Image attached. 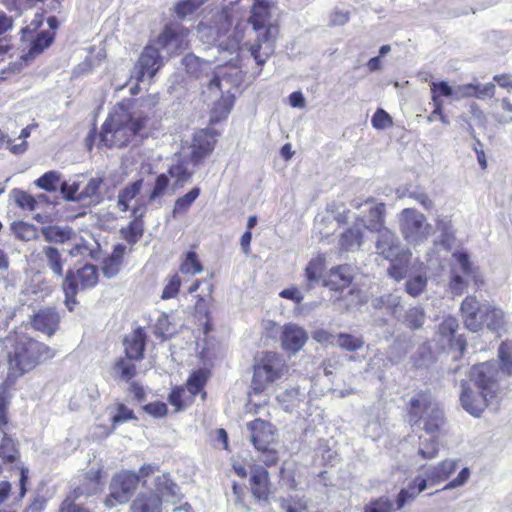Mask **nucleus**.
<instances>
[{
    "label": "nucleus",
    "mask_w": 512,
    "mask_h": 512,
    "mask_svg": "<svg viewBox=\"0 0 512 512\" xmlns=\"http://www.w3.org/2000/svg\"><path fill=\"white\" fill-rule=\"evenodd\" d=\"M149 119L142 111L130 112L124 104H118L103 122L99 133L95 126L89 131L85 139L86 147L91 151L96 140L99 148L126 147L147 127Z\"/></svg>",
    "instance_id": "obj_1"
},
{
    "label": "nucleus",
    "mask_w": 512,
    "mask_h": 512,
    "mask_svg": "<svg viewBox=\"0 0 512 512\" xmlns=\"http://www.w3.org/2000/svg\"><path fill=\"white\" fill-rule=\"evenodd\" d=\"M445 416L440 404L430 393L418 397V455L434 458L439 450V437L445 426Z\"/></svg>",
    "instance_id": "obj_2"
},
{
    "label": "nucleus",
    "mask_w": 512,
    "mask_h": 512,
    "mask_svg": "<svg viewBox=\"0 0 512 512\" xmlns=\"http://www.w3.org/2000/svg\"><path fill=\"white\" fill-rule=\"evenodd\" d=\"M55 355L56 351L47 344L28 336H17L13 350L8 354L10 372L7 380L11 376L21 377Z\"/></svg>",
    "instance_id": "obj_3"
},
{
    "label": "nucleus",
    "mask_w": 512,
    "mask_h": 512,
    "mask_svg": "<svg viewBox=\"0 0 512 512\" xmlns=\"http://www.w3.org/2000/svg\"><path fill=\"white\" fill-rule=\"evenodd\" d=\"M270 9L271 0H255L248 18V23L259 33L250 48L251 55L259 66H263L269 57V53L265 57L260 53L263 44H268V48L272 52L273 42L279 33L278 25L270 23Z\"/></svg>",
    "instance_id": "obj_4"
},
{
    "label": "nucleus",
    "mask_w": 512,
    "mask_h": 512,
    "mask_svg": "<svg viewBox=\"0 0 512 512\" xmlns=\"http://www.w3.org/2000/svg\"><path fill=\"white\" fill-rule=\"evenodd\" d=\"M250 434V441L259 453L260 460L266 467H272L279 462L278 429L270 421L256 418L246 424Z\"/></svg>",
    "instance_id": "obj_5"
},
{
    "label": "nucleus",
    "mask_w": 512,
    "mask_h": 512,
    "mask_svg": "<svg viewBox=\"0 0 512 512\" xmlns=\"http://www.w3.org/2000/svg\"><path fill=\"white\" fill-rule=\"evenodd\" d=\"M377 254L390 261L388 275L396 281L404 279L410 269L411 252L400 246L396 236L384 230L376 243Z\"/></svg>",
    "instance_id": "obj_6"
},
{
    "label": "nucleus",
    "mask_w": 512,
    "mask_h": 512,
    "mask_svg": "<svg viewBox=\"0 0 512 512\" xmlns=\"http://www.w3.org/2000/svg\"><path fill=\"white\" fill-rule=\"evenodd\" d=\"M287 373L288 365L282 355L273 351L263 352L253 366L251 388L255 394H261L268 385Z\"/></svg>",
    "instance_id": "obj_7"
},
{
    "label": "nucleus",
    "mask_w": 512,
    "mask_h": 512,
    "mask_svg": "<svg viewBox=\"0 0 512 512\" xmlns=\"http://www.w3.org/2000/svg\"><path fill=\"white\" fill-rule=\"evenodd\" d=\"M140 484V476L137 472L123 469L116 472L109 484V493L104 499L108 508L123 505L130 501Z\"/></svg>",
    "instance_id": "obj_8"
},
{
    "label": "nucleus",
    "mask_w": 512,
    "mask_h": 512,
    "mask_svg": "<svg viewBox=\"0 0 512 512\" xmlns=\"http://www.w3.org/2000/svg\"><path fill=\"white\" fill-rule=\"evenodd\" d=\"M156 490H146L137 494L130 505V512H162L163 493L173 492L176 484L163 474L155 479Z\"/></svg>",
    "instance_id": "obj_9"
},
{
    "label": "nucleus",
    "mask_w": 512,
    "mask_h": 512,
    "mask_svg": "<svg viewBox=\"0 0 512 512\" xmlns=\"http://www.w3.org/2000/svg\"><path fill=\"white\" fill-rule=\"evenodd\" d=\"M190 30L177 22H169L164 25L155 39L159 49L168 52L169 56L181 55L189 48Z\"/></svg>",
    "instance_id": "obj_10"
},
{
    "label": "nucleus",
    "mask_w": 512,
    "mask_h": 512,
    "mask_svg": "<svg viewBox=\"0 0 512 512\" xmlns=\"http://www.w3.org/2000/svg\"><path fill=\"white\" fill-rule=\"evenodd\" d=\"M164 64L159 48L147 44L134 64L133 74L137 84L143 82L146 78L152 80L164 67Z\"/></svg>",
    "instance_id": "obj_11"
},
{
    "label": "nucleus",
    "mask_w": 512,
    "mask_h": 512,
    "mask_svg": "<svg viewBox=\"0 0 512 512\" xmlns=\"http://www.w3.org/2000/svg\"><path fill=\"white\" fill-rule=\"evenodd\" d=\"M98 282V270L92 264H86L78 269L76 273L69 270L63 282V291L69 300L78 293V289L93 287Z\"/></svg>",
    "instance_id": "obj_12"
},
{
    "label": "nucleus",
    "mask_w": 512,
    "mask_h": 512,
    "mask_svg": "<svg viewBox=\"0 0 512 512\" xmlns=\"http://www.w3.org/2000/svg\"><path fill=\"white\" fill-rule=\"evenodd\" d=\"M464 324L471 332H477L484 326L485 313L489 311V303L480 304L476 297H466L460 307Z\"/></svg>",
    "instance_id": "obj_13"
},
{
    "label": "nucleus",
    "mask_w": 512,
    "mask_h": 512,
    "mask_svg": "<svg viewBox=\"0 0 512 512\" xmlns=\"http://www.w3.org/2000/svg\"><path fill=\"white\" fill-rule=\"evenodd\" d=\"M499 375L496 362H484L473 366L470 372V380L477 389L489 391L495 394Z\"/></svg>",
    "instance_id": "obj_14"
},
{
    "label": "nucleus",
    "mask_w": 512,
    "mask_h": 512,
    "mask_svg": "<svg viewBox=\"0 0 512 512\" xmlns=\"http://www.w3.org/2000/svg\"><path fill=\"white\" fill-rule=\"evenodd\" d=\"M217 133L210 129H201L196 132L193 138L190 161L197 166L211 155L215 148Z\"/></svg>",
    "instance_id": "obj_15"
},
{
    "label": "nucleus",
    "mask_w": 512,
    "mask_h": 512,
    "mask_svg": "<svg viewBox=\"0 0 512 512\" xmlns=\"http://www.w3.org/2000/svg\"><path fill=\"white\" fill-rule=\"evenodd\" d=\"M494 393L484 390H474L467 383H462L460 401L462 407L471 415L479 416L487 407L489 400Z\"/></svg>",
    "instance_id": "obj_16"
},
{
    "label": "nucleus",
    "mask_w": 512,
    "mask_h": 512,
    "mask_svg": "<svg viewBox=\"0 0 512 512\" xmlns=\"http://www.w3.org/2000/svg\"><path fill=\"white\" fill-rule=\"evenodd\" d=\"M249 487L252 496L258 502H267L272 493V484L268 470L260 465L251 469Z\"/></svg>",
    "instance_id": "obj_17"
},
{
    "label": "nucleus",
    "mask_w": 512,
    "mask_h": 512,
    "mask_svg": "<svg viewBox=\"0 0 512 512\" xmlns=\"http://www.w3.org/2000/svg\"><path fill=\"white\" fill-rule=\"evenodd\" d=\"M457 466L458 462L456 460L446 459L437 466L428 468L425 472L426 478L418 483V493L446 480L456 470Z\"/></svg>",
    "instance_id": "obj_18"
},
{
    "label": "nucleus",
    "mask_w": 512,
    "mask_h": 512,
    "mask_svg": "<svg viewBox=\"0 0 512 512\" xmlns=\"http://www.w3.org/2000/svg\"><path fill=\"white\" fill-rule=\"evenodd\" d=\"M308 340L307 332L294 323L283 326L281 344L284 350L292 353L298 352Z\"/></svg>",
    "instance_id": "obj_19"
},
{
    "label": "nucleus",
    "mask_w": 512,
    "mask_h": 512,
    "mask_svg": "<svg viewBox=\"0 0 512 512\" xmlns=\"http://www.w3.org/2000/svg\"><path fill=\"white\" fill-rule=\"evenodd\" d=\"M31 326L48 336H52L59 327L60 317L53 308L39 310L31 317Z\"/></svg>",
    "instance_id": "obj_20"
},
{
    "label": "nucleus",
    "mask_w": 512,
    "mask_h": 512,
    "mask_svg": "<svg viewBox=\"0 0 512 512\" xmlns=\"http://www.w3.org/2000/svg\"><path fill=\"white\" fill-rule=\"evenodd\" d=\"M146 340L147 336L142 327L134 329L123 340L125 355L130 359L142 360L144 358Z\"/></svg>",
    "instance_id": "obj_21"
},
{
    "label": "nucleus",
    "mask_w": 512,
    "mask_h": 512,
    "mask_svg": "<svg viewBox=\"0 0 512 512\" xmlns=\"http://www.w3.org/2000/svg\"><path fill=\"white\" fill-rule=\"evenodd\" d=\"M432 99L434 101L435 108L431 115L428 117L429 121H434L438 116L442 123L448 125V118L441 113V104L438 102V95L450 98L455 101V85L450 86L445 81L432 82L431 84Z\"/></svg>",
    "instance_id": "obj_22"
},
{
    "label": "nucleus",
    "mask_w": 512,
    "mask_h": 512,
    "mask_svg": "<svg viewBox=\"0 0 512 512\" xmlns=\"http://www.w3.org/2000/svg\"><path fill=\"white\" fill-rule=\"evenodd\" d=\"M140 206L132 209L133 219L126 227L120 229V235L129 245L136 244L144 234V213L140 212Z\"/></svg>",
    "instance_id": "obj_23"
},
{
    "label": "nucleus",
    "mask_w": 512,
    "mask_h": 512,
    "mask_svg": "<svg viewBox=\"0 0 512 512\" xmlns=\"http://www.w3.org/2000/svg\"><path fill=\"white\" fill-rule=\"evenodd\" d=\"M353 279L354 276L351 266L342 264L330 270L325 285L329 286L332 290L340 291L348 288L352 284Z\"/></svg>",
    "instance_id": "obj_24"
},
{
    "label": "nucleus",
    "mask_w": 512,
    "mask_h": 512,
    "mask_svg": "<svg viewBox=\"0 0 512 512\" xmlns=\"http://www.w3.org/2000/svg\"><path fill=\"white\" fill-rule=\"evenodd\" d=\"M211 375L212 372L209 368H198L192 371L188 376L185 387L195 398L198 394H201L202 400H205L207 398V392L204 388L211 378Z\"/></svg>",
    "instance_id": "obj_25"
},
{
    "label": "nucleus",
    "mask_w": 512,
    "mask_h": 512,
    "mask_svg": "<svg viewBox=\"0 0 512 512\" xmlns=\"http://www.w3.org/2000/svg\"><path fill=\"white\" fill-rule=\"evenodd\" d=\"M235 103V96L229 90L222 93L220 98L214 102L210 110L209 123L215 125L225 120L230 114Z\"/></svg>",
    "instance_id": "obj_26"
},
{
    "label": "nucleus",
    "mask_w": 512,
    "mask_h": 512,
    "mask_svg": "<svg viewBox=\"0 0 512 512\" xmlns=\"http://www.w3.org/2000/svg\"><path fill=\"white\" fill-rule=\"evenodd\" d=\"M195 397L183 385L172 387L169 395L168 402L175 408V411H182L186 407L192 405Z\"/></svg>",
    "instance_id": "obj_27"
},
{
    "label": "nucleus",
    "mask_w": 512,
    "mask_h": 512,
    "mask_svg": "<svg viewBox=\"0 0 512 512\" xmlns=\"http://www.w3.org/2000/svg\"><path fill=\"white\" fill-rule=\"evenodd\" d=\"M143 187V179H138L127 184L119 191L117 206L121 212L129 210V203L139 195Z\"/></svg>",
    "instance_id": "obj_28"
},
{
    "label": "nucleus",
    "mask_w": 512,
    "mask_h": 512,
    "mask_svg": "<svg viewBox=\"0 0 512 512\" xmlns=\"http://www.w3.org/2000/svg\"><path fill=\"white\" fill-rule=\"evenodd\" d=\"M203 270V263L195 250H189L184 253L179 265V271L181 274L186 276H195L202 273Z\"/></svg>",
    "instance_id": "obj_29"
},
{
    "label": "nucleus",
    "mask_w": 512,
    "mask_h": 512,
    "mask_svg": "<svg viewBox=\"0 0 512 512\" xmlns=\"http://www.w3.org/2000/svg\"><path fill=\"white\" fill-rule=\"evenodd\" d=\"M167 175L170 176L173 182V188L179 189L191 179L193 173L188 169V166L184 160H179L176 163L169 166Z\"/></svg>",
    "instance_id": "obj_30"
},
{
    "label": "nucleus",
    "mask_w": 512,
    "mask_h": 512,
    "mask_svg": "<svg viewBox=\"0 0 512 512\" xmlns=\"http://www.w3.org/2000/svg\"><path fill=\"white\" fill-rule=\"evenodd\" d=\"M363 242V231L361 227L354 225L345 230L340 238L339 245L341 250L350 251L354 248H359Z\"/></svg>",
    "instance_id": "obj_31"
},
{
    "label": "nucleus",
    "mask_w": 512,
    "mask_h": 512,
    "mask_svg": "<svg viewBox=\"0 0 512 512\" xmlns=\"http://www.w3.org/2000/svg\"><path fill=\"white\" fill-rule=\"evenodd\" d=\"M201 193V189L199 187H193L184 195L178 197L175 200L172 215L173 217H177L180 215L186 214L191 208L194 201L199 197Z\"/></svg>",
    "instance_id": "obj_32"
},
{
    "label": "nucleus",
    "mask_w": 512,
    "mask_h": 512,
    "mask_svg": "<svg viewBox=\"0 0 512 512\" xmlns=\"http://www.w3.org/2000/svg\"><path fill=\"white\" fill-rule=\"evenodd\" d=\"M458 327L459 323L455 317L447 316L443 319V321L439 324L438 327V336L442 347H444L445 345L452 344L453 338L455 336L456 331L458 330Z\"/></svg>",
    "instance_id": "obj_33"
},
{
    "label": "nucleus",
    "mask_w": 512,
    "mask_h": 512,
    "mask_svg": "<svg viewBox=\"0 0 512 512\" xmlns=\"http://www.w3.org/2000/svg\"><path fill=\"white\" fill-rule=\"evenodd\" d=\"M135 361L136 360L130 359L125 355L115 361L113 369L122 380L130 382L137 375Z\"/></svg>",
    "instance_id": "obj_34"
},
{
    "label": "nucleus",
    "mask_w": 512,
    "mask_h": 512,
    "mask_svg": "<svg viewBox=\"0 0 512 512\" xmlns=\"http://www.w3.org/2000/svg\"><path fill=\"white\" fill-rule=\"evenodd\" d=\"M103 184L102 178H91L82 191L78 194V201L90 200L93 203H99L101 200V186Z\"/></svg>",
    "instance_id": "obj_35"
},
{
    "label": "nucleus",
    "mask_w": 512,
    "mask_h": 512,
    "mask_svg": "<svg viewBox=\"0 0 512 512\" xmlns=\"http://www.w3.org/2000/svg\"><path fill=\"white\" fill-rule=\"evenodd\" d=\"M0 458L3 463H14L19 458V450L15 441L6 433H4L0 444Z\"/></svg>",
    "instance_id": "obj_36"
},
{
    "label": "nucleus",
    "mask_w": 512,
    "mask_h": 512,
    "mask_svg": "<svg viewBox=\"0 0 512 512\" xmlns=\"http://www.w3.org/2000/svg\"><path fill=\"white\" fill-rule=\"evenodd\" d=\"M484 325H486L490 331L500 335V331L504 326V315L502 310L489 304V311L485 313L484 317Z\"/></svg>",
    "instance_id": "obj_37"
},
{
    "label": "nucleus",
    "mask_w": 512,
    "mask_h": 512,
    "mask_svg": "<svg viewBox=\"0 0 512 512\" xmlns=\"http://www.w3.org/2000/svg\"><path fill=\"white\" fill-rule=\"evenodd\" d=\"M115 413L111 417V426L115 429L118 425L131 420H137V416L134 411L122 402H116Z\"/></svg>",
    "instance_id": "obj_38"
},
{
    "label": "nucleus",
    "mask_w": 512,
    "mask_h": 512,
    "mask_svg": "<svg viewBox=\"0 0 512 512\" xmlns=\"http://www.w3.org/2000/svg\"><path fill=\"white\" fill-rule=\"evenodd\" d=\"M11 196L19 208L28 211L36 209L37 201L30 193L22 189L15 188L11 191Z\"/></svg>",
    "instance_id": "obj_39"
},
{
    "label": "nucleus",
    "mask_w": 512,
    "mask_h": 512,
    "mask_svg": "<svg viewBox=\"0 0 512 512\" xmlns=\"http://www.w3.org/2000/svg\"><path fill=\"white\" fill-rule=\"evenodd\" d=\"M47 263L51 270L58 276L63 275V259L57 248L47 246L43 249Z\"/></svg>",
    "instance_id": "obj_40"
},
{
    "label": "nucleus",
    "mask_w": 512,
    "mask_h": 512,
    "mask_svg": "<svg viewBox=\"0 0 512 512\" xmlns=\"http://www.w3.org/2000/svg\"><path fill=\"white\" fill-rule=\"evenodd\" d=\"M61 180V175L59 172L51 170L44 173L41 177H39L35 184L48 192H54L57 190Z\"/></svg>",
    "instance_id": "obj_41"
},
{
    "label": "nucleus",
    "mask_w": 512,
    "mask_h": 512,
    "mask_svg": "<svg viewBox=\"0 0 512 512\" xmlns=\"http://www.w3.org/2000/svg\"><path fill=\"white\" fill-rule=\"evenodd\" d=\"M181 283L182 281L178 273L169 275L165 280L161 299L169 300L175 298L180 291Z\"/></svg>",
    "instance_id": "obj_42"
},
{
    "label": "nucleus",
    "mask_w": 512,
    "mask_h": 512,
    "mask_svg": "<svg viewBox=\"0 0 512 512\" xmlns=\"http://www.w3.org/2000/svg\"><path fill=\"white\" fill-rule=\"evenodd\" d=\"M325 270L324 258L317 257L309 261L305 269V275L309 282H316L320 279Z\"/></svg>",
    "instance_id": "obj_43"
},
{
    "label": "nucleus",
    "mask_w": 512,
    "mask_h": 512,
    "mask_svg": "<svg viewBox=\"0 0 512 512\" xmlns=\"http://www.w3.org/2000/svg\"><path fill=\"white\" fill-rule=\"evenodd\" d=\"M55 38V32L53 31H42L40 32L31 43L30 52L39 54L43 50L51 45Z\"/></svg>",
    "instance_id": "obj_44"
},
{
    "label": "nucleus",
    "mask_w": 512,
    "mask_h": 512,
    "mask_svg": "<svg viewBox=\"0 0 512 512\" xmlns=\"http://www.w3.org/2000/svg\"><path fill=\"white\" fill-rule=\"evenodd\" d=\"M170 185L169 176L165 173L159 174L154 182L153 188L149 193V201H154L158 198L163 197Z\"/></svg>",
    "instance_id": "obj_45"
},
{
    "label": "nucleus",
    "mask_w": 512,
    "mask_h": 512,
    "mask_svg": "<svg viewBox=\"0 0 512 512\" xmlns=\"http://www.w3.org/2000/svg\"><path fill=\"white\" fill-rule=\"evenodd\" d=\"M207 0H181L175 6V14L184 18L195 13Z\"/></svg>",
    "instance_id": "obj_46"
},
{
    "label": "nucleus",
    "mask_w": 512,
    "mask_h": 512,
    "mask_svg": "<svg viewBox=\"0 0 512 512\" xmlns=\"http://www.w3.org/2000/svg\"><path fill=\"white\" fill-rule=\"evenodd\" d=\"M338 345L349 352L357 351L362 348L364 341L360 337H355L348 333H339L337 336Z\"/></svg>",
    "instance_id": "obj_47"
},
{
    "label": "nucleus",
    "mask_w": 512,
    "mask_h": 512,
    "mask_svg": "<svg viewBox=\"0 0 512 512\" xmlns=\"http://www.w3.org/2000/svg\"><path fill=\"white\" fill-rule=\"evenodd\" d=\"M11 230L20 240L28 241L35 236V227L32 224L17 221L12 223Z\"/></svg>",
    "instance_id": "obj_48"
},
{
    "label": "nucleus",
    "mask_w": 512,
    "mask_h": 512,
    "mask_svg": "<svg viewBox=\"0 0 512 512\" xmlns=\"http://www.w3.org/2000/svg\"><path fill=\"white\" fill-rule=\"evenodd\" d=\"M501 362V372L506 375L512 374V345L503 343L498 350Z\"/></svg>",
    "instance_id": "obj_49"
},
{
    "label": "nucleus",
    "mask_w": 512,
    "mask_h": 512,
    "mask_svg": "<svg viewBox=\"0 0 512 512\" xmlns=\"http://www.w3.org/2000/svg\"><path fill=\"white\" fill-rule=\"evenodd\" d=\"M453 257L456 259L460 266L461 272L471 277L476 283L478 282L477 272L475 268L472 266L471 262L469 261L468 255L464 252H458L454 253Z\"/></svg>",
    "instance_id": "obj_50"
},
{
    "label": "nucleus",
    "mask_w": 512,
    "mask_h": 512,
    "mask_svg": "<svg viewBox=\"0 0 512 512\" xmlns=\"http://www.w3.org/2000/svg\"><path fill=\"white\" fill-rule=\"evenodd\" d=\"M394 510L393 502L386 497L372 500L364 508V512H392Z\"/></svg>",
    "instance_id": "obj_51"
},
{
    "label": "nucleus",
    "mask_w": 512,
    "mask_h": 512,
    "mask_svg": "<svg viewBox=\"0 0 512 512\" xmlns=\"http://www.w3.org/2000/svg\"><path fill=\"white\" fill-rule=\"evenodd\" d=\"M372 126L377 130H384L393 125L392 117L382 108H378L371 119Z\"/></svg>",
    "instance_id": "obj_52"
},
{
    "label": "nucleus",
    "mask_w": 512,
    "mask_h": 512,
    "mask_svg": "<svg viewBox=\"0 0 512 512\" xmlns=\"http://www.w3.org/2000/svg\"><path fill=\"white\" fill-rule=\"evenodd\" d=\"M143 410L155 418H163L168 414V407L162 401L148 403L143 406Z\"/></svg>",
    "instance_id": "obj_53"
},
{
    "label": "nucleus",
    "mask_w": 512,
    "mask_h": 512,
    "mask_svg": "<svg viewBox=\"0 0 512 512\" xmlns=\"http://www.w3.org/2000/svg\"><path fill=\"white\" fill-rule=\"evenodd\" d=\"M500 105H501V108L507 112V114H504V113H495L493 115L494 119L499 123V124H510L512 123V103L510 102V100L508 98H503L501 101H500Z\"/></svg>",
    "instance_id": "obj_54"
},
{
    "label": "nucleus",
    "mask_w": 512,
    "mask_h": 512,
    "mask_svg": "<svg viewBox=\"0 0 512 512\" xmlns=\"http://www.w3.org/2000/svg\"><path fill=\"white\" fill-rule=\"evenodd\" d=\"M48 241L64 243L71 238V232L58 227H51L45 233Z\"/></svg>",
    "instance_id": "obj_55"
},
{
    "label": "nucleus",
    "mask_w": 512,
    "mask_h": 512,
    "mask_svg": "<svg viewBox=\"0 0 512 512\" xmlns=\"http://www.w3.org/2000/svg\"><path fill=\"white\" fill-rule=\"evenodd\" d=\"M475 94L474 97L480 100L492 98L495 94V85L493 83H486L484 85L479 82H474Z\"/></svg>",
    "instance_id": "obj_56"
},
{
    "label": "nucleus",
    "mask_w": 512,
    "mask_h": 512,
    "mask_svg": "<svg viewBox=\"0 0 512 512\" xmlns=\"http://www.w3.org/2000/svg\"><path fill=\"white\" fill-rule=\"evenodd\" d=\"M173 334V329L170 328V322L167 316H162L157 320L155 325V335L162 339H167Z\"/></svg>",
    "instance_id": "obj_57"
},
{
    "label": "nucleus",
    "mask_w": 512,
    "mask_h": 512,
    "mask_svg": "<svg viewBox=\"0 0 512 512\" xmlns=\"http://www.w3.org/2000/svg\"><path fill=\"white\" fill-rule=\"evenodd\" d=\"M475 87L474 82L468 84L455 85V101H460L464 98L474 97Z\"/></svg>",
    "instance_id": "obj_58"
},
{
    "label": "nucleus",
    "mask_w": 512,
    "mask_h": 512,
    "mask_svg": "<svg viewBox=\"0 0 512 512\" xmlns=\"http://www.w3.org/2000/svg\"><path fill=\"white\" fill-rule=\"evenodd\" d=\"M121 265V262L113 258L107 257L103 260L102 264L103 274L107 277H113L119 272Z\"/></svg>",
    "instance_id": "obj_59"
},
{
    "label": "nucleus",
    "mask_w": 512,
    "mask_h": 512,
    "mask_svg": "<svg viewBox=\"0 0 512 512\" xmlns=\"http://www.w3.org/2000/svg\"><path fill=\"white\" fill-rule=\"evenodd\" d=\"M61 192L65 199L72 200V201H78V194H79V184L72 183L68 184L67 182H63L60 185Z\"/></svg>",
    "instance_id": "obj_60"
},
{
    "label": "nucleus",
    "mask_w": 512,
    "mask_h": 512,
    "mask_svg": "<svg viewBox=\"0 0 512 512\" xmlns=\"http://www.w3.org/2000/svg\"><path fill=\"white\" fill-rule=\"evenodd\" d=\"M384 214H385V204L384 203L376 204L374 207H372L369 210V216L371 218V221L375 222V226L376 225L381 226L383 224Z\"/></svg>",
    "instance_id": "obj_61"
},
{
    "label": "nucleus",
    "mask_w": 512,
    "mask_h": 512,
    "mask_svg": "<svg viewBox=\"0 0 512 512\" xmlns=\"http://www.w3.org/2000/svg\"><path fill=\"white\" fill-rule=\"evenodd\" d=\"M415 217L414 209H404L401 212V226L403 231L409 229L410 227L416 226Z\"/></svg>",
    "instance_id": "obj_62"
},
{
    "label": "nucleus",
    "mask_w": 512,
    "mask_h": 512,
    "mask_svg": "<svg viewBox=\"0 0 512 512\" xmlns=\"http://www.w3.org/2000/svg\"><path fill=\"white\" fill-rule=\"evenodd\" d=\"M466 287V282L463 278L453 270V275L450 281V289L453 294L461 295Z\"/></svg>",
    "instance_id": "obj_63"
},
{
    "label": "nucleus",
    "mask_w": 512,
    "mask_h": 512,
    "mask_svg": "<svg viewBox=\"0 0 512 512\" xmlns=\"http://www.w3.org/2000/svg\"><path fill=\"white\" fill-rule=\"evenodd\" d=\"M60 512H90L88 509L83 508L80 505H77L73 500L67 498L65 499L61 506Z\"/></svg>",
    "instance_id": "obj_64"
}]
</instances>
